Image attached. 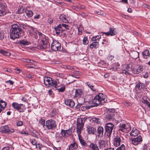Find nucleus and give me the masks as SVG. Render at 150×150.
I'll return each instance as SVG.
<instances>
[{
    "mask_svg": "<svg viewBox=\"0 0 150 150\" xmlns=\"http://www.w3.org/2000/svg\"><path fill=\"white\" fill-rule=\"evenodd\" d=\"M105 95L103 93H99L97 95L93 100V103L94 104L93 106H97L99 105H102L105 103Z\"/></svg>",
    "mask_w": 150,
    "mask_h": 150,
    "instance_id": "nucleus-2",
    "label": "nucleus"
},
{
    "mask_svg": "<svg viewBox=\"0 0 150 150\" xmlns=\"http://www.w3.org/2000/svg\"><path fill=\"white\" fill-rule=\"evenodd\" d=\"M65 104L71 108H73L75 105V103L72 99H67L65 100Z\"/></svg>",
    "mask_w": 150,
    "mask_h": 150,
    "instance_id": "nucleus-19",
    "label": "nucleus"
},
{
    "mask_svg": "<svg viewBox=\"0 0 150 150\" xmlns=\"http://www.w3.org/2000/svg\"><path fill=\"white\" fill-rule=\"evenodd\" d=\"M83 44L84 45H86L88 43V40L87 37H84L83 40Z\"/></svg>",
    "mask_w": 150,
    "mask_h": 150,
    "instance_id": "nucleus-48",
    "label": "nucleus"
},
{
    "mask_svg": "<svg viewBox=\"0 0 150 150\" xmlns=\"http://www.w3.org/2000/svg\"><path fill=\"white\" fill-rule=\"evenodd\" d=\"M4 38V35L3 33L1 32L0 31V39L3 40Z\"/></svg>",
    "mask_w": 150,
    "mask_h": 150,
    "instance_id": "nucleus-59",
    "label": "nucleus"
},
{
    "mask_svg": "<svg viewBox=\"0 0 150 150\" xmlns=\"http://www.w3.org/2000/svg\"><path fill=\"white\" fill-rule=\"evenodd\" d=\"M130 56L134 59H136L139 57V53L135 51L132 52L130 54Z\"/></svg>",
    "mask_w": 150,
    "mask_h": 150,
    "instance_id": "nucleus-27",
    "label": "nucleus"
},
{
    "mask_svg": "<svg viewBox=\"0 0 150 150\" xmlns=\"http://www.w3.org/2000/svg\"><path fill=\"white\" fill-rule=\"evenodd\" d=\"M49 46L47 42L46 39V37L45 38H42L41 39V41L40 42L39 45L38 47L39 49H45Z\"/></svg>",
    "mask_w": 150,
    "mask_h": 150,
    "instance_id": "nucleus-9",
    "label": "nucleus"
},
{
    "mask_svg": "<svg viewBox=\"0 0 150 150\" xmlns=\"http://www.w3.org/2000/svg\"><path fill=\"white\" fill-rule=\"evenodd\" d=\"M142 54L143 57L145 59H147L150 56L149 52L148 50H146L144 51Z\"/></svg>",
    "mask_w": 150,
    "mask_h": 150,
    "instance_id": "nucleus-30",
    "label": "nucleus"
},
{
    "mask_svg": "<svg viewBox=\"0 0 150 150\" xmlns=\"http://www.w3.org/2000/svg\"><path fill=\"white\" fill-rule=\"evenodd\" d=\"M25 12L26 14V15L29 17H31L33 15V12L31 11L26 10Z\"/></svg>",
    "mask_w": 150,
    "mask_h": 150,
    "instance_id": "nucleus-39",
    "label": "nucleus"
},
{
    "mask_svg": "<svg viewBox=\"0 0 150 150\" xmlns=\"http://www.w3.org/2000/svg\"><path fill=\"white\" fill-rule=\"evenodd\" d=\"M91 120L93 122L98 124H100L101 123V119L99 118L92 117Z\"/></svg>",
    "mask_w": 150,
    "mask_h": 150,
    "instance_id": "nucleus-36",
    "label": "nucleus"
},
{
    "mask_svg": "<svg viewBox=\"0 0 150 150\" xmlns=\"http://www.w3.org/2000/svg\"><path fill=\"white\" fill-rule=\"evenodd\" d=\"M5 83H9L11 85H13L14 83L11 80L6 81H5Z\"/></svg>",
    "mask_w": 150,
    "mask_h": 150,
    "instance_id": "nucleus-55",
    "label": "nucleus"
},
{
    "mask_svg": "<svg viewBox=\"0 0 150 150\" xmlns=\"http://www.w3.org/2000/svg\"><path fill=\"white\" fill-rule=\"evenodd\" d=\"M135 87L139 90H141L142 89L144 90L146 88L145 85L143 83L139 82L137 84Z\"/></svg>",
    "mask_w": 150,
    "mask_h": 150,
    "instance_id": "nucleus-24",
    "label": "nucleus"
},
{
    "mask_svg": "<svg viewBox=\"0 0 150 150\" xmlns=\"http://www.w3.org/2000/svg\"><path fill=\"white\" fill-rule=\"evenodd\" d=\"M0 53L3 54V55L7 56H9L10 54L9 52L2 50H0Z\"/></svg>",
    "mask_w": 150,
    "mask_h": 150,
    "instance_id": "nucleus-45",
    "label": "nucleus"
},
{
    "mask_svg": "<svg viewBox=\"0 0 150 150\" xmlns=\"http://www.w3.org/2000/svg\"><path fill=\"white\" fill-rule=\"evenodd\" d=\"M56 122L52 119L48 120L46 121V127L48 130H54L57 127Z\"/></svg>",
    "mask_w": 150,
    "mask_h": 150,
    "instance_id": "nucleus-5",
    "label": "nucleus"
},
{
    "mask_svg": "<svg viewBox=\"0 0 150 150\" xmlns=\"http://www.w3.org/2000/svg\"><path fill=\"white\" fill-rule=\"evenodd\" d=\"M101 38V36L100 35L95 36L92 38L91 40L93 41H96Z\"/></svg>",
    "mask_w": 150,
    "mask_h": 150,
    "instance_id": "nucleus-46",
    "label": "nucleus"
},
{
    "mask_svg": "<svg viewBox=\"0 0 150 150\" xmlns=\"http://www.w3.org/2000/svg\"><path fill=\"white\" fill-rule=\"evenodd\" d=\"M57 88H56L57 90L59 92H64L65 90V86H63L62 87L60 88H58L59 87V86L57 85Z\"/></svg>",
    "mask_w": 150,
    "mask_h": 150,
    "instance_id": "nucleus-40",
    "label": "nucleus"
},
{
    "mask_svg": "<svg viewBox=\"0 0 150 150\" xmlns=\"http://www.w3.org/2000/svg\"><path fill=\"white\" fill-rule=\"evenodd\" d=\"M87 130L89 134H94L96 132V128L91 126H88L87 127Z\"/></svg>",
    "mask_w": 150,
    "mask_h": 150,
    "instance_id": "nucleus-21",
    "label": "nucleus"
},
{
    "mask_svg": "<svg viewBox=\"0 0 150 150\" xmlns=\"http://www.w3.org/2000/svg\"><path fill=\"white\" fill-rule=\"evenodd\" d=\"M139 133V130L137 129H135L134 130V129H133L132 131L130 132V134L131 135L135 137L137 136Z\"/></svg>",
    "mask_w": 150,
    "mask_h": 150,
    "instance_id": "nucleus-38",
    "label": "nucleus"
},
{
    "mask_svg": "<svg viewBox=\"0 0 150 150\" xmlns=\"http://www.w3.org/2000/svg\"><path fill=\"white\" fill-rule=\"evenodd\" d=\"M23 32L21 28H20L19 24L14 23L11 25L10 28V35L11 38L14 40L19 38L21 36Z\"/></svg>",
    "mask_w": 150,
    "mask_h": 150,
    "instance_id": "nucleus-1",
    "label": "nucleus"
},
{
    "mask_svg": "<svg viewBox=\"0 0 150 150\" xmlns=\"http://www.w3.org/2000/svg\"><path fill=\"white\" fill-rule=\"evenodd\" d=\"M6 105V103L2 100H0V106L1 108H4Z\"/></svg>",
    "mask_w": 150,
    "mask_h": 150,
    "instance_id": "nucleus-42",
    "label": "nucleus"
},
{
    "mask_svg": "<svg viewBox=\"0 0 150 150\" xmlns=\"http://www.w3.org/2000/svg\"><path fill=\"white\" fill-rule=\"evenodd\" d=\"M142 141V137L139 136L136 138H132V144L134 145H136Z\"/></svg>",
    "mask_w": 150,
    "mask_h": 150,
    "instance_id": "nucleus-13",
    "label": "nucleus"
},
{
    "mask_svg": "<svg viewBox=\"0 0 150 150\" xmlns=\"http://www.w3.org/2000/svg\"><path fill=\"white\" fill-rule=\"evenodd\" d=\"M61 132L64 137H67L71 135L72 132L71 129L67 130H64L62 129Z\"/></svg>",
    "mask_w": 150,
    "mask_h": 150,
    "instance_id": "nucleus-14",
    "label": "nucleus"
},
{
    "mask_svg": "<svg viewBox=\"0 0 150 150\" xmlns=\"http://www.w3.org/2000/svg\"><path fill=\"white\" fill-rule=\"evenodd\" d=\"M90 88L92 91H96L98 90L97 89V88L95 87L94 86L92 85V86H91V87Z\"/></svg>",
    "mask_w": 150,
    "mask_h": 150,
    "instance_id": "nucleus-53",
    "label": "nucleus"
},
{
    "mask_svg": "<svg viewBox=\"0 0 150 150\" xmlns=\"http://www.w3.org/2000/svg\"><path fill=\"white\" fill-rule=\"evenodd\" d=\"M40 16L39 14L36 15L34 17V18L35 19H38L40 18Z\"/></svg>",
    "mask_w": 150,
    "mask_h": 150,
    "instance_id": "nucleus-64",
    "label": "nucleus"
},
{
    "mask_svg": "<svg viewBox=\"0 0 150 150\" xmlns=\"http://www.w3.org/2000/svg\"><path fill=\"white\" fill-rule=\"evenodd\" d=\"M78 31L79 32H81L82 30H83V27L81 26V25H79V27H78Z\"/></svg>",
    "mask_w": 150,
    "mask_h": 150,
    "instance_id": "nucleus-58",
    "label": "nucleus"
},
{
    "mask_svg": "<svg viewBox=\"0 0 150 150\" xmlns=\"http://www.w3.org/2000/svg\"><path fill=\"white\" fill-rule=\"evenodd\" d=\"M51 48L53 51H59L61 48V44L56 40H53L51 45Z\"/></svg>",
    "mask_w": 150,
    "mask_h": 150,
    "instance_id": "nucleus-10",
    "label": "nucleus"
},
{
    "mask_svg": "<svg viewBox=\"0 0 150 150\" xmlns=\"http://www.w3.org/2000/svg\"><path fill=\"white\" fill-rule=\"evenodd\" d=\"M25 107V105L23 104H20V106H19L18 108L16 110H17L18 111L21 112H24V110L23 108Z\"/></svg>",
    "mask_w": 150,
    "mask_h": 150,
    "instance_id": "nucleus-37",
    "label": "nucleus"
},
{
    "mask_svg": "<svg viewBox=\"0 0 150 150\" xmlns=\"http://www.w3.org/2000/svg\"><path fill=\"white\" fill-rule=\"evenodd\" d=\"M94 13H95L97 14L98 15H100L101 14H102V12L101 11H95L94 12Z\"/></svg>",
    "mask_w": 150,
    "mask_h": 150,
    "instance_id": "nucleus-61",
    "label": "nucleus"
},
{
    "mask_svg": "<svg viewBox=\"0 0 150 150\" xmlns=\"http://www.w3.org/2000/svg\"><path fill=\"white\" fill-rule=\"evenodd\" d=\"M142 102L147 105L148 108L150 109V100L149 99H145L143 98Z\"/></svg>",
    "mask_w": 150,
    "mask_h": 150,
    "instance_id": "nucleus-35",
    "label": "nucleus"
},
{
    "mask_svg": "<svg viewBox=\"0 0 150 150\" xmlns=\"http://www.w3.org/2000/svg\"><path fill=\"white\" fill-rule=\"evenodd\" d=\"M123 104L127 106H130L132 105V104L131 103L128 102H124Z\"/></svg>",
    "mask_w": 150,
    "mask_h": 150,
    "instance_id": "nucleus-56",
    "label": "nucleus"
},
{
    "mask_svg": "<svg viewBox=\"0 0 150 150\" xmlns=\"http://www.w3.org/2000/svg\"><path fill=\"white\" fill-rule=\"evenodd\" d=\"M37 35H38L39 36V39H42V38H45L46 37L45 35L43 34L42 33L39 32L38 31H37V32L36 33Z\"/></svg>",
    "mask_w": 150,
    "mask_h": 150,
    "instance_id": "nucleus-41",
    "label": "nucleus"
},
{
    "mask_svg": "<svg viewBox=\"0 0 150 150\" xmlns=\"http://www.w3.org/2000/svg\"><path fill=\"white\" fill-rule=\"evenodd\" d=\"M12 106L14 109L16 110L18 106H20V104L14 102L12 103Z\"/></svg>",
    "mask_w": 150,
    "mask_h": 150,
    "instance_id": "nucleus-43",
    "label": "nucleus"
},
{
    "mask_svg": "<svg viewBox=\"0 0 150 150\" xmlns=\"http://www.w3.org/2000/svg\"><path fill=\"white\" fill-rule=\"evenodd\" d=\"M55 137L56 141L57 142H59L62 140L64 137L61 131L60 133L57 132L55 134Z\"/></svg>",
    "mask_w": 150,
    "mask_h": 150,
    "instance_id": "nucleus-17",
    "label": "nucleus"
},
{
    "mask_svg": "<svg viewBox=\"0 0 150 150\" xmlns=\"http://www.w3.org/2000/svg\"><path fill=\"white\" fill-rule=\"evenodd\" d=\"M23 12V9L22 8H19L18 11H17V12H18V13H22Z\"/></svg>",
    "mask_w": 150,
    "mask_h": 150,
    "instance_id": "nucleus-57",
    "label": "nucleus"
},
{
    "mask_svg": "<svg viewBox=\"0 0 150 150\" xmlns=\"http://www.w3.org/2000/svg\"><path fill=\"white\" fill-rule=\"evenodd\" d=\"M107 142L104 140H100L98 142L99 147L100 149H103L105 147Z\"/></svg>",
    "mask_w": 150,
    "mask_h": 150,
    "instance_id": "nucleus-26",
    "label": "nucleus"
},
{
    "mask_svg": "<svg viewBox=\"0 0 150 150\" xmlns=\"http://www.w3.org/2000/svg\"><path fill=\"white\" fill-rule=\"evenodd\" d=\"M78 7L80 9H84L85 8V7L84 5H78Z\"/></svg>",
    "mask_w": 150,
    "mask_h": 150,
    "instance_id": "nucleus-63",
    "label": "nucleus"
},
{
    "mask_svg": "<svg viewBox=\"0 0 150 150\" xmlns=\"http://www.w3.org/2000/svg\"><path fill=\"white\" fill-rule=\"evenodd\" d=\"M102 33L107 36H113L116 35L117 33V32L116 28L110 27L109 28V30L108 32H103Z\"/></svg>",
    "mask_w": 150,
    "mask_h": 150,
    "instance_id": "nucleus-11",
    "label": "nucleus"
},
{
    "mask_svg": "<svg viewBox=\"0 0 150 150\" xmlns=\"http://www.w3.org/2000/svg\"><path fill=\"white\" fill-rule=\"evenodd\" d=\"M78 147V145L75 142L71 144L69 147V150H75Z\"/></svg>",
    "mask_w": 150,
    "mask_h": 150,
    "instance_id": "nucleus-33",
    "label": "nucleus"
},
{
    "mask_svg": "<svg viewBox=\"0 0 150 150\" xmlns=\"http://www.w3.org/2000/svg\"><path fill=\"white\" fill-rule=\"evenodd\" d=\"M19 25H20V28H23L24 29H26L27 28L26 25L24 24H19Z\"/></svg>",
    "mask_w": 150,
    "mask_h": 150,
    "instance_id": "nucleus-54",
    "label": "nucleus"
},
{
    "mask_svg": "<svg viewBox=\"0 0 150 150\" xmlns=\"http://www.w3.org/2000/svg\"><path fill=\"white\" fill-rule=\"evenodd\" d=\"M83 94V91L81 89H76L75 90V96L76 97H80Z\"/></svg>",
    "mask_w": 150,
    "mask_h": 150,
    "instance_id": "nucleus-28",
    "label": "nucleus"
},
{
    "mask_svg": "<svg viewBox=\"0 0 150 150\" xmlns=\"http://www.w3.org/2000/svg\"><path fill=\"white\" fill-rule=\"evenodd\" d=\"M21 60L23 62L27 63H33L34 62L33 60L26 58H23Z\"/></svg>",
    "mask_w": 150,
    "mask_h": 150,
    "instance_id": "nucleus-44",
    "label": "nucleus"
},
{
    "mask_svg": "<svg viewBox=\"0 0 150 150\" xmlns=\"http://www.w3.org/2000/svg\"><path fill=\"white\" fill-rule=\"evenodd\" d=\"M6 6L4 4L0 3V16H4L6 14Z\"/></svg>",
    "mask_w": 150,
    "mask_h": 150,
    "instance_id": "nucleus-12",
    "label": "nucleus"
},
{
    "mask_svg": "<svg viewBox=\"0 0 150 150\" xmlns=\"http://www.w3.org/2000/svg\"><path fill=\"white\" fill-rule=\"evenodd\" d=\"M114 127V125L112 123L106 124L105 125V135L108 137L111 135Z\"/></svg>",
    "mask_w": 150,
    "mask_h": 150,
    "instance_id": "nucleus-4",
    "label": "nucleus"
},
{
    "mask_svg": "<svg viewBox=\"0 0 150 150\" xmlns=\"http://www.w3.org/2000/svg\"><path fill=\"white\" fill-rule=\"evenodd\" d=\"M149 76V74L148 72H145L143 75V77L144 78H147Z\"/></svg>",
    "mask_w": 150,
    "mask_h": 150,
    "instance_id": "nucleus-62",
    "label": "nucleus"
},
{
    "mask_svg": "<svg viewBox=\"0 0 150 150\" xmlns=\"http://www.w3.org/2000/svg\"><path fill=\"white\" fill-rule=\"evenodd\" d=\"M39 122L43 127L45 126L46 127V122H45V120L44 119H41L40 120Z\"/></svg>",
    "mask_w": 150,
    "mask_h": 150,
    "instance_id": "nucleus-50",
    "label": "nucleus"
},
{
    "mask_svg": "<svg viewBox=\"0 0 150 150\" xmlns=\"http://www.w3.org/2000/svg\"><path fill=\"white\" fill-rule=\"evenodd\" d=\"M21 133L22 134H24L26 135H28L29 134L28 132H25L24 131H22L21 132Z\"/></svg>",
    "mask_w": 150,
    "mask_h": 150,
    "instance_id": "nucleus-60",
    "label": "nucleus"
},
{
    "mask_svg": "<svg viewBox=\"0 0 150 150\" xmlns=\"http://www.w3.org/2000/svg\"><path fill=\"white\" fill-rule=\"evenodd\" d=\"M104 133V129L102 126L99 127L97 130V135L98 137H103Z\"/></svg>",
    "mask_w": 150,
    "mask_h": 150,
    "instance_id": "nucleus-18",
    "label": "nucleus"
},
{
    "mask_svg": "<svg viewBox=\"0 0 150 150\" xmlns=\"http://www.w3.org/2000/svg\"><path fill=\"white\" fill-rule=\"evenodd\" d=\"M78 136L79 141L82 145L85 146L87 148L88 146V144L89 142L86 143L85 141L82 139V137L80 134H78Z\"/></svg>",
    "mask_w": 150,
    "mask_h": 150,
    "instance_id": "nucleus-20",
    "label": "nucleus"
},
{
    "mask_svg": "<svg viewBox=\"0 0 150 150\" xmlns=\"http://www.w3.org/2000/svg\"><path fill=\"white\" fill-rule=\"evenodd\" d=\"M19 43L21 46H25L29 45L30 44V43L26 40H20L19 41Z\"/></svg>",
    "mask_w": 150,
    "mask_h": 150,
    "instance_id": "nucleus-31",
    "label": "nucleus"
},
{
    "mask_svg": "<svg viewBox=\"0 0 150 150\" xmlns=\"http://www.w3.org/2000/svg\"><path fill=\"white\" fill-rule=\"evenodd\" d=\"M132 71L134 74H138L141 72L143 70V66L140 65L137 69H132Z\"/></svg>",
    "mask_w": 150,
    "mask_h": 150,
    "instance_id": "nucleus-23",
    "label": "nucleus"
},
{
    "mask_svg": "<svg viewBox=\"0 0 150 150\" xmlns=\"http://www.w3.org/2000/svg\"><path fill=\"white\" fill-rule=\"evenodd\" d=\"M99 46V43L98 42L94 41L90 45V47L91 49L94 48H97Z\"/></svg>",
    "mask_w": 150,
    "mask_h": 150,
    "instance_id": "nucleus-29",
    "label": "nucleus"
},
{
    "mask_svg": "<svg viewBox=\"0 0 150 150\" xmlns=\"http://www.w3.org/2000/svg\"><path fill=\"white\" fill-rule=\"evenodd\" d=\"M125 146L123 144H122L120 146L117 148L116 150H125Z\"/></svg>",
    "mask_w": 150,
    "mask_h": 150,
    "instance_id": "nucleus-49",
    "label": "nucleus"
},
{
    "mask_svg": "<svg viewBox=\"0 0 150 150\" xmlns=\"http://www.w3.org/2000/svg\"><path fill=\"white\" fill-rule=\"evenodd\" d=\"M67 15H66L64 14H62L59 16V18L61 21L67 23L68 22V20L67 18Z\"/></svg>",
    "mask_w": 150,
    "mask_h": 150,
    "instance_id": "nucleus-25",
    "label": "nucleus"
},
{
    "mask_svg": "<svg viewBox=\"0 0 150 150\" xmlns=\"http://www.w3.org/2000/svg\"><path fill=\"white\" fill-rule=\"evenodd\" d=\"M77 123L76 131L78 134H80L81 131L83 129L84 122H83V120L82 118H81V119H78Z\"/></svg>",
    "mask_w": 150,
    "mask_h": 150,
    "instance_id": "nucleus-8",
    "label": "nucleus"
},
{
    "mask_svg": "<svg viewBox=\"0 0 150 150\" xmlns=\"http://www.w3.org/2000/svg\"><path fill=\"white\" fill-rule=\"evenodd\" d=\"M75 68H76V67H73L69 65H66L65 66V68L67 69H75Z\"/></svg>",
    "mask_w": 150,
    "mask_h": 150,
    "instance_id": "nucleus-51",
    "label": "nucleus"
},
{
    "mask_svg": "<svg viewBox=\"0 0 150 150\" xmlns=\"http://www.w3.org/2000/svg\"><path fill=\"white\" fill-rule=\"evenodd\" d=\"M121 141L120 137L118 136H117L113 139V144L116 147L118 146L120 144Z\"/></svg>",
    "mask_w": 150,
    "mask_h": 150,
    "instance_id": "nucleus-16",
    "label": "nucleus"
},
{
    "mask_svg": "<svg viewBox=\"0 0 150 150\" xmlns=\"http://www.w3.org/2000/svg\"><path fill=\"white\" fill-rule=\"evenodd\" d=\"M17 125L18 126H21L23 125V122L22 121H19L16 123Z\"/></svg>",
    "mask_w": 150,
    "mask_h": 150,
    "instance_id": "nucleus-52",
    "label": "nucleus"
},
{
    "mask_svg": "<svg viewBox=\"0 0 150 150\" xmlns=\"http://www.w3.org/2000/svg\"><path fill=\"white\" fill-rule=\"evenodd\" d=\"M113 117V113L112 112L108 113L105 117V120L107 121L112 120Z\"/></svg>",
    "mask_w": 150,
    "mask_h": 150,
    "instance_id": "nucleus-32",
    "label": "nucleus"
},
{
    "mask_svg": "<svg viewBox=\"0 0 150 150\" xmlns=\"http://www.w3.org/2000/svg\"><path fill=\"white\" fill-rule=\"evenodd\" d=\"M31 143V144L33 145H36V148H37V145H40V144H36L37 143V141L35 139H33L30 141Z\"/></svg>",
    "mask_w": 150,
    "mask_h": 150,
    "instance_id": "nucleus-47",
    "label": "nucleus"
},
{
    "mask_svg": "<svg viewBox=\"0 0 150 150\" xmlns=\"http://www.w3.org/2000/svg\"><path fill=\"white\" fill-rule=\"evenodd\" d=\"M61 24V27L62 28L63 30H69L70 27L67 25L66 24Z\"/></svg>",
    "mask_w": 150,
    "mask_h": 150,
    "instance_id": "nucleus-34",
    "label": "nucleus"
},
{
    "mask_svg": "<svg viewBox=\"0 0 150 150\" xmlns=\"http://www.w3.org/2000/svg\"><path fill=\"white\" fill-rule=\"evenodd\" d=\"M87 148H90L91 150H99L97 144L96 143L89 142Z\"/></svg>",
    "mask_w": 150,
    "mask_h": 150,
    "instance_id": "nucleus-15",
    "label": "nucleus"
},
{
    "mask_svg": "<svg viewBox=\"0 0 150 150\" xmlns=\"http://www.w3.org/2000/svg\"><path fill=\"white\" fill-rule=\"evenodd\" d=\"M0 131L2 133L11 134L14 132L15 130L13 128L10 129L7 125L2 126L0 128Z\"/></svg>",
    "mask_w": 150,
    "mask_h": 150,
    "instance_id": "nucleus-7",
    "label": "nucleus"
},
{
    "mask_svg": "<svg viewBox=\"0 0 150 150\" xmlns=\"http://www.w3.org/2000/svg\"><path fill=\"white\" fill-rule=\"evenodd\" d=\"M119 131L124 132L129 131L131 129L130 125L129 123H122L120 124Z\"/></svg>",
    "mask_w": 150,
    "mask_h": 150,
    "instance_id": "nucleus-6",
    "label": "nucleus"
},
{
    "mask_svg": "<svg viewBox=\"0 0 150 150\" xmlns=\"http://www.w3.org/2000/svg\"><path fill=\"white\" fill-rule=\"evenodd\" d=\"M44 83L45 85L48 87H54L55 88H57V84L59 83L58 80H53L52 79L49 77H45L44 78Z\"/></svg>",
    "mask_w": 150,
    "mask_h": 150,
    "instance_id": "nucleus-3",
    "label": "nucleus"
},
{
    "mask_svg": "<svg viewBox=\"0 0 150 150\" xmlns=\"http://www.w3.org/2000/svg\"><path fill=\"white\" fill-rule=\"evenodd\" d=\"M61 24H59L57 27L54 28V30L56 34L57 35H59L60 33H62L63 30L62 28L61 27Z\"/></svg>",
    "mask_w": 150,
    "mask_h": 150,
    "instance_id": "nucleus-22",
    "label": "nucleus"
}]
</instances>
